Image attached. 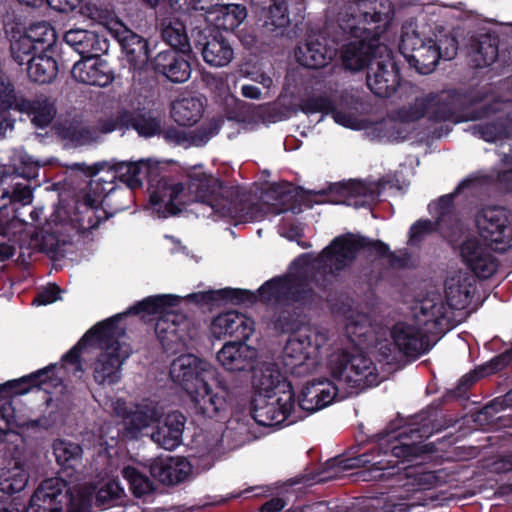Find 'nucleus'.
<instances>
[{"label": "nucleus", "instance_id": "1", "mask_svg": "<svg viewBox=\"0 0 512 512\" xmlns=\"http://www.w3.org/2000/svg\"><path fill=\"white\" fill-rule=\"evenodd\" d=\"M433 434V428L425 414L408 419L398 417L389 422L380 433V440H386L384 451L375 448L355 457L333 458L327 461L329 475L320 480L335 478L339 471L365 468L373 478H385L401 470L399 463L413 462L423 455L436 451L434 443H424Z\"/></svg>", "mask_w": 512, "mask_h": 512}, {"label": "nucleus", "instance_id": "2", "mask_svg": "<svg viewBox=\"0 0 512 512\" xmlns=\"http://www.w3.org/2000/svg\"><path fill=\"white\" fill-rule=\"evenodd\" d=\"M388 1L357 0L347 4L338 14L341 34V59L346 69L360 71L387 50L380 43L392 13Z\"/></svg>", "mask_w": 512, "mask_h": 512}, {"label": "nucleus", "instance_id": "3", "mask_svg": "<svg viewBox=\"0 0 512 512\" xmlns=\"http://www.w3.org/2000/svg\"><path fill=\"white\" fill-rule=\"evenodd\" d=\"M327 369L332 378L308 382L301 390L297 406L309 414L330 405L335 399L345 398L340 385L358 393L378 385L376 366L369 356L357 348L336 349L327 358Z\"/></svg>", "mask_w": 512, "mask_h": 512}, {"label": "nucleus", "instance_id": "4", "mask_svg": "<svg viewBox=\"0 0 512 512\" xmlns=\"http://www.w3.org/2000/svg\"><path fill=\"white\" fill-rule=\"evenodd\" d=\"M361 251L378 259L386 258L392 268H404L407 264V259L391 251L385 242L347 232L335 237L317 256L318 265L312 276L315 286L324 293L332 291L333 278L349 269Z\"/></svg>", "mask_w": 512, "mask_h": 512}, {"label": "nucleus", "instance_id": "5", "mask_svg": "<svg viewBox=\"0 0 512 512\" xmlns=\"http://www.w3.org/2000/svg\"><path fill=\"white\" fill-rule=\"evenodd\" d=\"M317 258L311 265V275L303 273H287L273 277L264 282L257 290L259 301L274 308L272 316L273 328L282 334H293L301 327L302 309L313 300L314 290L310 287Z\"/></svg>", "mask_w": 512, "mask_h": 512}, {"label": "nucleus", "instance_id": "6", "mask_svg": "<svg viewBox=\"0 0 512 512\" xmlns=\"http://www.w3.org/2000/svg\"><path fill=\"white\" fill-rule=\"evenodd\" d=\"M189 189L197 201L208 205L213 213L242 221L257 218L259 206L252 202L250 195L239 186H229L222 179L195 166L188 173Z\"/></svg>", "mask_w": 512, "mask_h": 512}, {"label": "nucleus", "instance_id": "7", "mask_svg": "<svg viewBox=\"0 0 512 512\" xmlns=\"http://www.w3.org/2000/svg\"><path fill=\"white\" fill-rule=\"evenodd\" d=\"M66 45L71 54L80 56L70 70L71 77L83 84L107 87L115 78L108 62L100 58L109 48L108 41L88 30L66 31Z\"/></svg>", "mask_w": 512, "mask_h": 512}, {"label": "nucleus", "instance_id": "8", "mask_svg": "<svg viewBox=\"0 0 512 512\" xmlns=\"http://www.w3.org/2000/svg\"><path fill=\"white\" fill-rule=\"evenodd\" d=\"M180 302L179 296L171 294L148 296L124 312L122 319L127 315H157L155 334L166 352H175L190 338V318L173 310Z\"/></svg>", "mask_w": 512, "mask_h": 512}, {"label": "nucleus", "instance_id": "9", "mask_svg": "<svg viewBox=\"0 0 512 512\" xmlns=\"http://www.w3.org/2000/svg\"><path fill=\"white\" fill-rule=\"evenodd\" d=\"M470 94L450 90L439 94L430 93L423 98L416 99L411 107V117L419 120L428 117L429 120L441 123L446 121H469L486 117L489 106L485 105L480 110L474 109L478 102Z\"/></svg>", "mask_w": 512, "mask_h": 512}, {"label": "nucleus", "instance_id": "10", "mask_svg": "<svg viewBox=\"0 0 512 512\" xmlns=\"http://www.w3.org/2000/svg\"><path fill=\"white\" fill-rule=\"evenodd\" d=\"M124 314H115L106 320H110L112 336L104 340L95 349L101 352L94 363V380L98 384L113 385L121 380V369L123 363L130 357L132 349L129 344L121 342L125 335V327L120 326Z\"/></svg>", "mask_w": 512, "mask_h": 512}, {"label": "nucleus", "instance_id": "11", "mask_svg": "<svg viewBox=\"0 0 512 512\" xmlns=\"http://www.w3.org/2000/svg\"><path fill=\"white\" fill-rule=\"evenodd\" d=\"M11 108L32 116L31 121L40 128L49 125L56 114L53 103L46 97L18 100L10 79L0 76V134L11 126L6 115Z\"/></svg>", "mask_w": 512, "mask_h": 512}, {"label": "nucleus", "instance_id": "12", "mask_svg": "<svg viewBox=\"0 0 512 512\" xmlns=\"http://www.w3.org/2000/svg\"><path fill=\"white\" fill-rule=\"evenodd\" d=\"M296 400L294 391H286L277 396L272 394H253L250 401V414L260 426H279L284 422L287 425L302 418L296 414Z\"/></svg>", "mask_w": 512, "mask_h": 512}, {"label": "nucleus", "instance_id": "13", "mask_svg": "<svg viewBox=\"0 0 512 512\" xmlns=\"http://www.w3.org/2000/svg\"><path fill=\"white\" fill-rule=\"evenodd\" d=\"M479 236L495 251L512 247V212L502 206H484L475 215Z\"/></svg>", "mask_w": 512, "mask_h": 512}, {"label": "nucleus", "instance_id": "14", "mask_svg": "<svg viewBox=\"0 0 512 512\" xmlns=\"http://www.w3.org/2000/svg\"><path fill=\"white\" fill-rule=\"evenodd\" d=\"M191 38L193 48L212 67H224L234 58L229 36L218 29H210L209 25L195 26L191 30Z\"/></svg>", "mask_w": 512, "mask_h": 512}, {"label": "nucleus", "instance_id": "15", "mask_svg": "<svg viewBox=\"0 0 512 512\" xmlns=\"http://www.w3.org/2000/svg\"><path fill=\"white\" fill-rule=\"evenodd\" d=\"M109 35L120 45L130 70H144L151 57L149 40L134 32L120 20H112L106 25Z\"/></svg>", "mask_w": 512, "mask_h": 512}, {"label": "nucleus", "instance_id": "16", "mask_svg": "<svg viewBox=\"0 0 512 512\" xmlns=\"http://www.w3.org/2000/svg\"><path fill=\"white\" fill-rule=\"evenodd\" d=\"M400 68L392 51H386L374 58L367 69L366 84L370 91L379 98H389L400 85Z\"/></svg>", "mask_w": 512, "mask_h": 512}, {"label": "nucleus", "instance_id": "17", "mask_svg": "<svg viewBox=\"0 0 512 512\" xmlns=\"http://www.w3.org/2000/svg\"><path fill=\"white\" fill-rule=\"evenodd\" d=\"M169 374L186 393L195 392L214 375L210 363L193 354H182L174 359Z\"/></svg>", "mask_w": 512, "mask_h": 512}, {"label": "nucleus", "instance_id": "18", "mask_svg": "<svg viewBox=\"0 0 512 512\" xmlns=\"http://www.w3.org/2000/svg\"><path fill=\"white\" fill-rule=\"evenodd\" d=\"M149 203L163 216H174L182 212L185 201L182 196L185 186L169 176H160L149 180Z\"/></svg>", "mask_w": 512, "mask_h": 512}, {"label": "nucleus", "instance_id": "19", "mask_svg": "<svg viewBox=\"0 0 512 512\" xmlns=\"http://www.w3.org/2000/svg\"><path fill=\"white\" fill-rule=\"evenodd\" d=\"M339 46L338 35L329 39L322 33L312 34L297 46L295 56L300 65L317 70L325 67L335 57Z\"/></svg>", "mask_w": 512, "mask_h": 512}, {"label": "nucleus", "instance_id": "20", "mask_svg": "<svg viewBox=\"0 0 512 512\" xmlns=\"http://www.w3.org/2000/svg\"><path fill=\"white\" fill-rule=\"evenodd\" d=\"M109 216L103 207L97 205V199L90 194H82L75 200L72 212L66 209V226L69 225L79 236L85 237Z\"/></svg>", "mask_w": 512, "mask_h": 512}, {"label": "nucleus", "instance_id": "21", "mask_svg": "<svg viewBox=\"0 0 512 512\" xmlns=\"http://www.w3.org/2000/svg\"><path fill=\"white\" fill-rule=\"evenodd\" d=\"M315 194L324 197V202L355 207H365L379 196L376 188L358 180L333 183L326 190L315 192Z\"/></svg>", "mask_w": 512, "mask_h": 512}, {"label": "nucleus", "instance_id": "22", "mask_svg": "<svg viewBox=\"0 0 512 512\" xmlns=\"http://www.w3.org/2000/svg\"><path fill=\"white\" fill-rule=\"evenodd\" d=\"M113 114L116 131L134 130L144 138L160 136L161 119L150 110L119 108Z\"/></svg>", "mask_w": 512, "mask_h": 512}, {"label": "nucleus", "instance_id": "23", "mask_svg": "<svg viewBox=\"0 0 512 512\" xmlns=\"http://www.w3.org/2000/svg\"><path fill=\"white\" fill-rule=\"evenodd\" d=\"M460 255L463 263L479 279H489L498 270V259L476 238L466 239L461 244Z\"/></svg>", "mask_w": 512, "mask_h": 512}, {"label": "nucleus", "instance_id": "24", "mask_svg": "<svg viewBox=\"0 0 512 512\" xmlns=\"http://www.w3.org/2000/svg\"><path fill=\"white\" fill-rule=\"evenodd\" d=\"M256 27L261 36L277 38L290 35L291 20L286 2L256 5Z\"/></svg>", "mask_w": 512, "mask_h": 512}, {"label": "nucleus", "instance_id": "25", "mask_svg": "<svg viewBox=\"0 0 512 512\" xmlns=\"http://www.w3.org/2000/svg\"><path fill=\"white\" fill-rule=\"evenodd\" d=\"M190 53L177 49L163 50L152 59L153 69L170 82L184 83L190 78L192 72Z\"/></svg>", "mask_w": 512, "mask_h": 512}, {"label": "nucleus", "instance_id": "26", "mask_svg": "<svg viewBox=\"0 0 512 512\" xmlns=\"http://www.w3.org/2000/svg\"><path fill=\"white\" fill-rule=\"evenodd\" d=\"M212 337H230L232 341L248 340L254 332V321L242 313L231 310L216 316L210 325Z\"/></svg>", "mask_w": 512, "mask_h": 512}, {"label": "nucleus", "instance_id": "27", "mask_svg": "<svg viewBox=\"0 0 512 512\" xmlns=\"http://www.w3.org/2000/svg\"><path fill=\"white\" fill-rule=\"evenodd\" d=\"M193 403L195 412L206 418H214L225 413L230 406L229 391L225 387H217L214 391L209 382L187 393Z\"/></svg>", "mask_w": 512, "mask_h": 512}, {"label": "nucleus", "instance_id": "28", "mask_svg": "<svg viewBox=\"0 0 512 512\" xmlns=\"http://www.w3.org/2000/svg\"><path fill=\"white\" fill-rule=\"evenodd\" d=\"M391 336L399 351L408 357L418 358L430 350L428 336L414 325L397 323Z\"/></svg>", "mask_w": 512, "mask_h": 512}, {"label": "nucleus", "instance_id": "29", "mask_svg": "<svg viewBox=\"0 0 512 512\" xmlns=\"http://www.w3.org/2000/svg\"><path fill=\"white\" fill-rule=\"evenodd\" d=\"M246 340L230 341L218 351L216 358L230 372L248 371L253 368L257 352L245 343Z\"/></svg>", "mask_w": 512, "mask_h": 512}, {"label": "nucleus", "instance_id": "30", "mask_svg": "<svg viewBox=\"0 0 512 512\" xmlns=\"http://www.w3.org/2000/svg\"><path fill=\"white\" fill-rule=\"evenodd\" d=\"M151 434V439L165 450H173L182 442L186 417L179 411L168 413L162 422L160 419Z\"/></svg>", "mask_w": 512, "mask_h": 512}, {"label": "nucleus", "instance_id": "31", "mask_svg": "<svg viewBox=\"0 0 512 512\" xmlns=\"http://www.w3.org/2000/svg\"><path fill=\"white\" fill-rule=\"evenodd\" d=\"M254 394H284L286 391H294L291 382L281 373L276 364L266 363L252 376Z\"/></svg>", "mask_w": 512, "mask_h": 512}, {"label": "nucleus", "instance_id": "32", "mask_svg": "<svg viewBox=\"0 0 512 512\" xmlns=\"http://www.w3.org/2000/svg\"><path fill=\"white\" fill-rule=\"evenodd\" d=\"M151 477L166 486L183 482L191 472L190 463L181 457L158 458L149 468Z\"/></svg>", "mask_w": 512, "mask_h": 512}, {"label": "nucleus", "instance_id": "33", "mask_svg": "<svg viewBox=\"0 0 512 512\" xmlns=\"http://www.w3.org/2000/svg\"><path fill=\"white\" fill-rule=\"evenodd\" d=\"M129 162H113L101 161L89 166L86 163L66 164V179L74 174L81 173L86 178L96 176L100 171H107L109 179H102L108 185L116 184L115 179L118 178L127 186V178H129Z\"/></svg>", "mask_w": 512, "mask_h": 512}, {"label": "nucleus", "instance_id": "34", "mask_svg": "<svg viewBox=\"0 0 512 512\" xmlns=\"http://www.w3.org/2000/svg\"><path fill=\"white\" fill-rule=\"evenodd\" d=\"M116 131L114 114H106L99 117L94 125L66 127V140L79 145L91 144L100 140L101 135Z\"/></svg>", "mask_w": 512, "mask_h": 512}, {"label": "nucleus", "instance_id": "35", "mask_svg": "<svg viewBox=\"0 0 512 512\" xmlns=\"http://www.w3.org/2000/svg\"><path fill=\"white\" fill-rule=\"evenodd\" d=\"M110 322V320L104 319L88 329L78 343L66 352V364L77 365V368L82 370L80 361L82 350L88 347L95 348L96 345H101L104 340L111 339Z\"/></svg>", "mask_w": 512, "mask_h": 512}, {"label": "nucleus", "instance_id": "36", "mask_svg": "<svg viewBox=\"0 0 512 512\" xmlns=\"http://www.w3.org/2000/svg\"><path fill=\"white\" fill-rule=\"evenodd\" d=\"M475 292L476 279L472 275L453 277L445 282L446 301L452 309L466 308L472 302Z\"/></svg>", "mask_w": 512, "mask_h": 512}, {"label": "nucleus", "instance_id": "37", "mask_svg": "<svg viewBox=\"0 0 512 512\" xmlns=\"http://www.w3.org/2000/svg\"><path fill=\"white\" fill-rule=\"evenodd\" d=\"M247 17V8L243 4H219L216 10L207 16V24L210 23V29H218V31L232 32Z\"/></svg>", "mask_w": 512, "mask_h": 512}, {"label": "nucleus", "instance_id": "38", "mask_svg": "<svg viewBox=\"0 0 512 512\" xmlns=\"http://www.w3.org/2000/svg\"><path fill=\"white\" fill-rule=\"evenodd\" d=\"M63 212L64 208L60 205H57L55 211L50 215L47 220V230L46 234L42 238L41 247L42 250L49 256V258L53 261L54 267L61 266L57 264L63 257V252L61 249L60 239L58 234L61 233L63 224Z\"/></svg>", "mask_w": 512, "mask_h": 512}, {"label": "nucleus", "instance_id": "39", "mask_svg": "<svg viewBox=\"0 0 512 512\" xmlns=\"http://www.w3.org/2000/svg\"><path fill=\"white\" fill-rule=\"evenodd\" d=\"M162 413L157 403H142L136 406L125 416V430L127 435L136 438L143 429L158 422Z\"/></svg>", "mask_w": 512, "mask_h": 512}, {"label": "nucleus", "instance_id": "40", "mask_svg": "<svg viewBox=\"0 0 512 512\" xmlns=\"http://www.w3.org/2000/svg\"><path fill=\"white\" fill-rule=\"evenodd\" d=\"M163 41L170 46L169 49H177L182 52H191L193 48L192 38L186 31V26L177 17H166L159 23Z\"/></svg>", "mask_w": 512, "mask_h": 512}, {"label": "nucleus", "instance_id": "41", "mask_svg": "<svg viewBox=\"0 0 512 512\" xmlns=\"http://www.w3.org/2000/svg\"><path fill=\"white\" fill-rule=\"evenodd\" d=\"M64 481L59 477L44 480L33 494V501H39L48 512H63Z\"/></svg>", "mask_w": 512, "mask_h": 512}, {"label": "nucleus", "instance_id": "42", "mask_svg": "<svg viewBox=\"0 0 512 512\" xmlns=\"http://www.w3.org/2000/svg\"><path fill=\"white\" fill-rule=\"evenodd\" d=\"M439 55L437 49L434 48V39L429 38L405 57L410 67H413L419 74L427 75L435 70L440 60Z\"/></svg>", "mask_w": 512, "mask_h": 512}, {"label": "nucleus", "instance_id": "43", "mask_svg": "<svg viewBox=\"0 0 512 512\" xmlns=\"http://www.w3.org/2000/svg\"><path fill=\"white\" fill-rule=\"evenodd\" d=\"M498 37L489 33L472 38L475 66L477 68L488 67L498 58Z\"/></svg>", "mask_w": 512, "mask_h": 512}, {"label": "nucleus", "instance_id": "44", "mask_svg": "<svg viewBox=\"0 0 512 512\" xmlns=\"http://www.w3.org/2000/svg\"><path fill=\"white\" fill-rule=\"evenodd\" d=\"M345 333L354 346L367 345L373 338L370 317L365 313H357L347 318Z\"/></svg>", "mask_w": 512, "mask_h": 512}, {"label": "nucleus", "instance_id": "45", "mask_svg": "<svg viewBox=\"0 0 512 512\" xmlns=\"http://www.w3.org/2000/svg\"><path fill=\"white\" fill-rule=\"evenodd\" d=\"M475 132L486 142L512 139V111L505 117L474 127Z\"/></svg>", "mask_w": 512, "mask_h": 512}, {"label": "nucleus", "instance_id": "46", "mask_svg": "<svg viewBox=\"0 0 512 512\" xmlns=\"http://www.w3.org/2000/svg\"><path fill=\"white\" fill-rule=\"evenodd\" d=\"M28 76L37 83L51 82L58 72V65L55 59L48 55H39L27 60Z\"/></svg>", "mask_w": 512, "mask_h": 512}, {"label": "nucleus", "instance_id": "47", "mask_svg": "<svg viewBox=\"0 0 512 512\" xmlns=\"http://www.w3.org/2000/svg\"><path fill=\"white\" fill-rule=\"evenodd\" d=\"M121 475L127 481L130 492L136 498L149 495L156 489L154 481L135 466H125L121 471Z\"/></svg>", "mask_w": 512, "mask_h": 512}, {"label": "nucleus", "instance_id": "48", "mask_svg": "<svg viewBox=\"0 0 512 512\" xmlns=\"http://www.w3.org/2000/svg\"><path fill=\"white\" fill-rule=\"evenodd\" d=\"M204 108L197 98H183L173 105L172 116L181 126H192L202 117Z\"/></svg>", "mask_w": 512, "mask_h": 512}, {"label": "nucleus", "instance_id": "49", "mask_svg": "<svg viewBox=\"0 0 512 512\" xmlns=\"http://www.w3.org/2000/svg\"><path fill=\"white\" fill-rule=\"evenodd\" d=\"M75 178H80L82 182L86 184V190L81 191V194H90L94 199H97V205L103 207V199L109 189V185L105 183L102 179H109L107 177H100L98 180L94 181L91 178H86L83 174L78 173L74 174L71 177L67 178L66 182V192L70 189L76 190L80 187V181H77Z\"/></svg>", "mask_w": 512, "mask_h": 512}, {"label": "nucleus", "instance_id": "50", "mask_svg": "<svg viewBox=\"0 0 512 512\" xmlns=\"http://www.w3.org/2000/svg\"><path fill=\"white\" fill-rule=\"evenodd\" d=\"M0 451L13 460L14 466L24 465L25 444L18 433L0 430Z\"/></svg>", "mask_w": 512, "mask_h": 512}, {"label": "nucleus", "instance_id": "51", "mask_svg": "<svg viewBox=\"0 0 512 512\" xmlns=\"http://www.w3.org/2000/svg\"><path fill=\"white\" fill-rule=\"evenodd\" d=\"M133 202V190L128 187L118 186L117 184L109 185V189L103 199V205L111 209L113 213L124 211L130 207Z\"/></svg>", "mask_w": 512, "mask_h": 512}, {"label": "nucleus", "instance_id": "52", "mask_svg": "<svg viewBox=\"0 0 512 512\" xmlns=\"http://www.w3.org/2000/svg\"><path fill=\"white\" fill-rule=\"evenodd\" d=\"M308 336L305 338H290L284 348V357L287 365H302L309 356L308 348L311 346Z\"/></svg>", "mask_w": 512, "mask_h": 512}, {"label": "nucleus", "instance_id": "53", "mask_svg": "<svg viewBox=\"0 0 512 512\" xmlns=\"http://www.w3.org/2000/svg\"><path fill=\"white\" fill-rule=\"evenodd\" d=\"M35 45H43L42 49L51 48L56 42V32L49 23L45 21L32 23L25 34Z\"/></svg>", "mask_w": 512, "mask_h": 512}, {"label": "nucleus", "instance_id": "54", "mask_svg": "<svg viewBox=\"0 0 512 512\" xmlns=\"http://www.w3.org/2000/svg\"><path fill=\"white\" fill-rule=\"evenodd\" d=\"M219 304H233V305H253L259 299V294L252 292L251 290L241 288L225 287L218 289Z\"/></svg>", "mask_w": 512, "mask_h": 512}, {"label": "nucleus", "instance_id": "55", "mask_svg": "<svg viewBox=\"0 0 512 512\" xmlns=\"http://www.w3.org/2000/svg\"><path fill=\"white\" fill-rule=\"evenodd\" d=\"M28 483V474L24 465H16L9 469L0 481V490L7 494H14L24 490Z\"/></svg>", "mask_w": 512, "mask_h": 512}, {"label": "nucleus", "instance_id": "56", "mask_svg": "<svg viewBox=\"0 0 512 512\" xmlns=\"http://www.w3.org/2000/svg\"><path fill=\"white\" fill-rule=\"evenodd\" d=\"M223 123L224 120L222 118H212L207 123L189 132V145L196 147L206 145L212 137L219 133Z\"/></svg>", "mask_w": 512, "mask_h": 512}, {"label": "nucleus", "instance_id": "57", "mask_svg": "<svg viewBox=\"0 0 512 512\" xmlns=\"http://www.w3.org/2000/svg\"><path fill=\"white\" fill-rule=\"evenodd\" d=\"M335 102L326 94L308 96L300 102V110L306 114L321 113L329 115L334 109Z\"/></svg>", "mask_w": 512, "mask_h": 512}, {"label": "nucleus", "instance_id": "58", "mask_svg": "<svg viewBox=\"0 0 512 512\" xmlns=\"http://www.w3.org/2000/svg\"><path fill=\"white\" fill-rule=\"evenodd\" d=\"M438 231L435 222L430 219H419L409 229L408 243L411 246H420L425 237Z\"/></svg>", "mask_w": 512, "mask_h": 512}, {"label": "nucleus", "instance_id": "59", "mask_svg": "<svg viewBox=\"0 0 512 512\" xmlns=\"http://www.w3.org/2000/svg\"><path fill=\"white\" fill-rule=\"evenodd\" d=\"M53 370L54 366H49L29 375L27 378H24V381H28L32 383L33 386L48 391V385L57 386L61 382L60 379L53 377Z\"/></svg>", "mask_w": 512, "mask_h": 512}, {"label": "nucleus", "instance_id": "60", "mask_svg": "<svg viewBox=\"0 0 512 512\" xmlns=\"http://www.w3.org/2000/svg\"><path fill=\"white\" fill-rule=\"evenodd\" d=\"M160 136L170 145L189 146V132L183 128L173 125L164 128L161 127Z\"/></svg>", "mask_w": 512, "mask_h": 512}, {"label": "nucleus", "instance_id": "61", "mask_svg": "<svg viewBox=\"0 0 512 512\" xmlns=\"http://www.w3.org/2000/svg\"><path fill=\"white\" fill-rule=\"evenodd\" d=\"M10 48L14 60L22 65L25 62V58L36 48V45L26 35H23L18 40L12 42Z\"/></svg>", "mask_w": 512, "mask_h": 512}, {"label": "nucleus", "instance_id": "62", "mask_svg": "<svg viewBox=\"0 0 512 512\" xmlns=\"http://www.w3.org/2000/svg\"><path fill=\"white\" fill-rule=\"evenodd\" d=\"M434 48L439 52V59L451 60L458 50V41L454 36L444 35L438 40H434Z\"/></svg>", "mask_w": 512, "mask_h": 512}, {"label": "nucleus", "instance_id": "63", "mask_svg": "<svg viewBox=\"0 0 512 512\" xmlns=\"http://www.w3.org/2000/svg\"><path fill=\"white\" fill-rule=\"evenodd\" d=\"M218 293V290L194 292L187 295L186 300L188 302L194 303L199 307H218L220 306Z\"/></svg>", "mask_w": 512, "mask_h": 512}, {"label": "nucleus", "instance_id": "64", "mask_svg": "<svg viewBox=\"0 0 512 512\" xmlns=\"http://www.w3.org/2000/svg\"><path fill=\"white\" fill-rule=\"evenodd\" d=\"M62 290L56 284H48L43 287L34 298V303L38 305H47L61 298Z\"/></svg>", "mask_w": 512, "mask_h": 512}]
</instances>
